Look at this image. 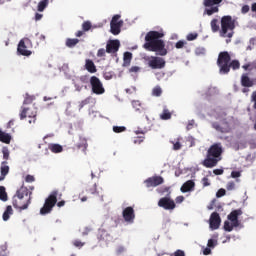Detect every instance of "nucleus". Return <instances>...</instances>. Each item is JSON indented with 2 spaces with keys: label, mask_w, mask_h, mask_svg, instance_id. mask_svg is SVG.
Masks as SVG:
<instances>
[{
  "label": "nucleus",
  "mask_w": 256,
  "mask_h": 256,
  "mask_svg": "<svg viewBox=\"0 0 256 256\" xmlns=\"http://www.w3.org/2000/svg\"><path fill=\"white\" fill-rule=\"evenodd\" d=\"M235 23H237L236 19H233L232 16L226 15L221 18L219 27V20L214 18L210 22V26L213 33H217L219 31L220 37L226 39V43H231V39H233V35H235Z\"/></svg>",
  "instance_id": "1"
},
{
  "label": "nucleus",
  "mask_w": 256,
  "mask_h": 256,
  "mask_svg": "<svg viewBox=\"0 0 256 256\" xmlns=\"http://www.w3.org/2000/svg\"><path fill=\"white\" fill-rule=\"evenodd\" d=\"M163 37H165V33L159 31H150L145 36L146 43L143 45V48L146 51H152L156 53V55H160V57H165L168 51L165 48V41H163Z\"/></svg>",
  "instance_id": "2"
},
{
  "label": "nucleus",
  "mask_w": 256,
  "mask_h": 256,
  "mask_svg": "<svg viewBox=\"0 0 256 256\" xmlns=\"http://www.w3.org/2000/svg\"><path fill=\"white\" fill-rule=\"evenodd\" d=\"M32 195L33 192H29V188L25 186L19 188L12 198V205L14 209H18L19 211H25V209H29Z\"/></svg>",
  "instance_id": "3"
},
{
  "label": "nucleus",
  "mask_w": 256,
  "mask_h": 256,
  "mask_svg": "<svg viewBox=\"0 0 256 256\" xmlns=\"http://www.w3.org/2000/svg\"><path fill=\"white\" fill-rule=\"evenodd\" d=\"M221 155H223V145L221 143L212 144L207 150L206 158L203 160L202 165L207 169L217 167V164L222 159Z\"/></svg>",
  "instance_id": "4"
},
{
  "label": "nucleus",
  "mask_w": 256,
  "mask_h": 256,
  "mask_svg": "<svg viewBox=\"0 0 256 256\" xmlns=\"http://www.w3.org/2000/svg\"><path fill=\"white\" fill-rule=\"evenodd\" d=\"M231 63V54L227 51L220 52L217 59L220 75H228L229 64Z\"/></svg>",
  "instance_id": "5"
},
{
  "label": "nucleus",
  "mask_w": 256,
  "mask_h": 256,
  "mask_svg": "<svg viewBox=\"0 0 256 256\" xmlns=\"http://www.w3.org/2000/svg\"><path fill=\"white\" fill-rule=\"evenodd\" d=\"M59 192L54 190L51 194L45 199L43 207L40 209V215H49L53 211V207L57 205V196Z\"/></svg>",
  "instance_id": "6"
},
{
  "label": "nucleus",
  "mask_w": 256,
  "mask_h": 256,
  "mask_svg": "<svg viewBox=\"0 0 256 256\" xmlns=\"http://www.w3.org/2000/svg\"><path fill=\"white\" fill-rule=\"evenodd\" d=\"M31 47H33L31 40L29 38H23L18 44L17 53L23 55V57H29L32 54L31 50H29Z\"/></svg>",
  "instance_id": "7"
},
{
  "label": "nucleus",
  "mask_w": 256,
  "mask_h": 256,
  "mask_svg": "<svg viewBox=\"0 0 256 256\" xmlns=\"http://www.w3.org/2000/svg\"><path fill=\"white\" fill-rule=\"evenodd\" d=\"M221 3H223V0H203L204 7H210L204 10V15L211 16L219 13V5Z\"/></svg>",
  "instance_id": "8"
},
{
  "label": "nucleus",
  "mask_w": 256,
  "mask_h": 256,
  "mask_svg": "<svg viewBox=\"0 0 256 256\" xmlns=\"http://www.w3.org/2000/svg\"><path fill=\"white\" fill-rule=\"evenodd\" d=\"M121 19V15L116 14L112 17V20L110 22V32L112 35H119L121 33V27H123V20Z\"/></svg>",
  "instance_id": "9"
},
{
  "label": "nucleus",
  "mask_w": 256,
  "mask_h": 256,
  "mask_svg": "<svg viewBox=\"0 0 256 256\" xmlns=\"http://www.w3.org/2000/svg\"><path fill=\"white\" fill-rule=\"evenodd\" d=\"M90 85L92 87V92L95 95H103L105 93V87H103V82L97 76H92L90 78Z\"/></svg>",
  "instance_id": "10"
},
{
  "label": "nucleus",
  "mask_w": 256,
  "mask_h": 256,
  "mask_svg": "<svg viewBox=\"0 0 256 256\" xmlns=\"http://www.w3.org/2000/svg\"><path fill=\"white\" fill-rule=\"evenodd\" d=\"M166 61L159 56H151L148 58V67L150 69H165Z\"/></svg>",
  "instance_id": "11"
},
{
  "label": "nucleus",
  "mask_w": 256,
  "mask_h": 256,
  "mask_svg": "<svg viewBox=\"0 0 256 256\" xmlns=\"http://www.w3.org/2000/svg\"><path fill=\"white\" fill-rule=\"evenodd\" d=\"M158 207H162L166 211H173L177 205L175 201L169 197H163L158 201Z\"/></svg>",
  "instance_id": "12"
},
{
  "label": "nucleus",
  "mask_w": 256,
  "mask_h": 256,
  "mask_svg": "<svg viewBox=\"0 0 256 256\" xmlns=\"http://www.w3.org/2000/svg\"><path fill=\"white\" fill-rule=\"evenodd\" d=\"M212 127L219 133H231V126L229 125V122H227L226 119H223L221 121V124H219L218 122L212 123Z\"/></svg>",
  "instance_id": "13"
},
{
  "label": "nucleus",
  "mask_w": 256,
  "mask_h": 256,
  "mask_svg": "<svg viewBox=\"0 0 256 256\" xmlns=\"http://www.w3.org/2000/svg\"><path fill=\"white\" fill-rule=\"evenodd\" d=\"M146 187H159V185H163L165 183V179L162 176H152L144 181Z\"/></svg>",
  "instance_id": "14"
},
{
  "label": "nucleus",
  "mask_w": 256,
  "mask_h": 256,
  "mask_svg": "<svg viewBox=\"0 0 256 256\" xmlns=\"http://www.w3.org/2000/svg\"><path fill=\"white\" fill-rule=\"evenodd\" d=\"M120 47H121V42H119V40H109L106 44V53L115 55V53L119 51Z\"/></svg>",
  "instance_id": "15"
},
{
  "label": "nucleus",
  "mask_w": 256,
  "mask_h": 256,
  "mask_svg": "<svg viewBox=\"0 0 256 256\" xmlns=\"http://www.w3.org/2000/svg\"><path fill=\"white\" fill-rule=\"evenodd\" d=\"M209 225H210V229H212V231L219 229V227L221 225V216H219V213L213 212L211 214L210 219H209Z\"/></svg>",
  "instance_id": "16"
},
{
  "label": "nucleus",
  "mask_w": 256,
  "mask_h": 256,
  "mask_svg": "<svg viewBox=\"0 0 256 256\" xmlns=\"http://www.w3.org/2000/svg\"><path fill=\"white\" fill-rule=\"evenodd\" d=\"M122 216L126 223H133L135 221V210L133 207L128 206L123 210Z\"/></svg>",
  "instance_id": "17"
},
{
  "label": "nucleus",
  "mask_w": 256,
  "mask_h": 256,
  "mask_svg": "<svg viewBox=\"0 0 256 256\" xmlns=\"http://www.w3.org/2000/svg\"><path fill=\"white\" fill-rule=\"evenodd\" d=\"M243 215V210L237 209L233 210L228 215V220L231 221L233 227H239V216Z\"/></svg>",
  "instance_id": "18"
},
{
  "label": "nucleus",
  "mask_w": 256,
  "mask_h": 256,
  "mask_svg": "<svg viewBox=\"0 0 256 256\" xmlns=\"http://www.w3.org/2000/svg\"><path fill=\"white\" fill-rule=\"evenodd\" d=\"M19 116L21 121H23V119H29L30 117H37V110L31 108H22Z\"/></svg>",
  "instance_id": "19"
},
{
  "label": "nucleus",
  "mask_w": 256,
  "mask_h": 256,
  "mask_svg": "<svg viewBox=\"0 0 256 256\" xmlns=\"http://www.w3.org/2000/svg\"><path fill=\"white\" fill-rule=\"evenodd\" d=\"M241 85L242 87H254L256 82L255 79H251L248 74H242Z\"/></svg>",
  "instance_id": "20"
},
{
  "label": "nucleus",
  "mask_w": 256,
  "mask_h": 256,
  "mask_svg": "<svg viewBox=\"0 0 256 256\" xmlns=\"http://www.w3.org/2000/svg\"><path fill=\"white\" fill-rule=\"evenodd\" d=\"M182 193H189V191H195V182L193 180L186 181L180 188Z\"/></svg>",
  "instance_id": "21"
},
{
  "label": "nucleus",
  "mask_w": 256,
  "mask_h": 256,
  "mask_svg": "<svg viewBox=\"0 0 256 256\" xmlns=\"http://www.w3.org/2000/svg\"><path fill=\"white\" fill-rule=\"evenodd\" d=\"M1 175H0V181H5V177L9 174V166H7V161H3L1 163Z\"/></svg>",
  "instance_id": "22"
},
{
  "label": "nucleus",
  "mask_w": 256,
  "mask_h": 256,
  "mask_svg": "<svg viewBox=\"0 0 256 256\" xmlns=\"http://www.w3.org/2000/svg\"><path fill=\"white\" fill-rule=\"evenodd\" d=\"M85 69L88 73H97V66H95V62L91 59H86Z\"/></svg>",
  "instance_id": "23"
},
{
  "label": "nucleus",
  "mask_w": 256,
  "mask_h": 256,
  "mask_svg": "<svg viewBox=\"0 0 256 256\" xmlns=\"http://www.w3.org/2000/svg\"><path fill=\"white\" fill-rule=\"evenodd\" d=\"M132 59H133V53L125 52L123 56V67H129V65H131Z\"/></svg>",
  "instance_id": "24"
},
{
  "label": "nucleus",
  "mask_w": 256,
  "mask_h": 256,
  "mask_svg": "<svg viewBox=\"0 0 256 256\" xmlns=\"http://www.w3.org/2000/svg\"><path fill=\"white\" fill-rule=\"evenodd\" d=\"M48 149L49 151H51L52 153H62L63 152V146H61V144H53L50 143L48 145Z\"/></svg>",
  "instance_id": "25"
},
{
  "label": "nucleus",
  "mask_w": 256,
  "mask_h": 256,
  "mask_svg": "<svg viewBox=\"0 0 256 256\" xmlns=\"http://www.w3.org/2000/svg\"><path fill=\"white\" fill-rule=\"evenodd\" d=\"M0 141L1 143H6V145H9V143H11V134L0 130Z\"/></svg>",
  "instance_id": "26"
},
{
  "label": "nucleus",
  "mask_w": 256,
  "mask_h": 256,
  "mask_svg": "<svg viewBox=\"0 0 256 256\" xmlns=\"http://www.w3.org/2000/svg\"><path fill=\"white\" fill-rule=\"evenodd\" d=\"M11 215H13V207L11 205H8L2 215L3 221H9Z\"/></svg>",
  "instance_id": "27"
},
{
  "label": "nucleus",
  "mask_w": 256,
  "mask_h": 256,
  "mask_svg": "<svg viewBox=\"0 0 256 256\" xmlns=\"http://www.w3.org/2000/svg\"><path fill=\"white\" fill-rule=\"evenodd\" d=\"M78 43H79V39L77 38L66 39V47H69V49H73V47H76Z\"/></svg>",
  "instance_id": "28"
},
{
  "label": "nucleus",
  "mask_w": 256,
  "mask_h": 256,
  "mask_svg": "<svg viewBox=\"0 0 256 256\" xmlns=\"http://www.w3.org/2000/svg\"><path fill=\"white\" fill-rule=\"evenodd\" d=\"M76 149H81L84 153L87 151V140L85 138L80 140V143L76 144Z\"/></svg>",
  "instance_id": "29"
},
{
  "label": "nucleus",
  "mask_w": 256,
  "mask_h": 256,
  "mask_svg": "<svg viewBox=\"0 0 256 256\" xmlns=\"http://www.w3.org/2000/svg\"><path fill=\"white\" fill-rule=\"evenodd\" d=\"M160 119H162V121H169V119H171V112L168 109H164L160 114Z\"/></svg>",
  "instance_id": "30"
},
{
  "label": "nucleus",
  "mask_w": 256,
  "mask_h": 256,
  "mask_svg": "<svg viewBox=\"0 0 256 256\" xmlns=\"http://www.w3.org/2000/svg\"><path fill=\"white\" fill-rule=\"evenodd\" d=\"M98 239L99 241H107L109 239V233L106 230H100L98 232Z\"/></svg>",
  "instance_id": "31"
},
{
  "label": "nucleus",
  "mask_w": 256,
  "mask_h": 256,
  "mask_svg": "<svg viewBox=\"0 0 256 256\" xmlns=\"http://www.w3.org/2000/svg\"><path fill=\"white\" fill-rule=\"evenodd\" d=\"M228 67L229 71H231V69L235 71L241 67V63H239V60H230V64L228 65Z\"/></svg>",
  "instance_id": "32"
},
{
  "label": "nucleus",
  "mask_w": 256,
  "mask_h": 256,
  "mask_svg": "<svg viewBox=\"0 0 256 256\" xmlns=\"http://www.w3.org/2000/svg\"><path fill=\"white\" fill-rule=\"evenodd\" d=\"M47 5H49V0H41L38 3V11L43 12L47 8Z\"/></svg>",
  "instance_id": "33"
},
{
  "label": "nucleus",
  "mask_w": 256,
  "mask_h": 256,
  "mask_svg": "<svg viewBox=\"0 0 256 256\" xmlns=\"http://www.w3.org/2000/svg\"><path fill=\"white\" fill-rule=\"evenodd\" d=\"M8 196H7V191H5L4 186H0V201H7Z\"/></svg>",
  "instance_id": "34"
},
{
  "label": "nucleus",
  "mask_w": 256,
  "mask_h": 256,
  "mask_svg": "<svg viewBox=\"0 0 256 256\" xmlns=\"http://www.w3.org/2000/svg\"><path fill=\"white\" fill-rule=\"evenodd\" d=\"M162 93L163 90L159 86L154 87L152 90L153 97H161Z\"/></svg>",
  "instance_id": "35"
},
{
  "label": "nucleus",
  "mask_w": 256,
  "mask_h": 256,
  "mask_svg": "<svg viewBox=\"0 0 256 256\" xmlns=\"http://www.w3.org/2000/svg\"><path fill=\"white\" fill-rule=\"evenodd\" d=\"M33 101H35V96H31L29 94H26V97L24 99V105H31V103H33Z\"/></svg>",
  "instance_id": "36"
},
{
  "label": "nucleus",
  "mask_w": 256,
  "mask_h": 256,
  "mask_svg": "<svg viewBox=\"0 0 256 256\" xmlns=\"http://www.w3.org/2000/svg\"><path fill=\"white\" fill-rule=\"evenodd\" d=\"M91 99H93L91 96L87 97L86 99L82 100L80 102V109H83L85 107V105H89L91 103Z\"/></svg>",
  "instance_id": "37"
},
{
  "label": "nucleus",
  "mask_w": 256,
  "mask_h": 256,
  "mask_svg": "<svg viewBox=\"0 0 256 256\" xmlns=\"http://www.w3.org/2000/svg\"><path fill=\"white\" fill-rule=\"evenodd\" d=\"M114 133H123L127 131V128L125 126H113Z\"/></svg>",
  "instance_id": "38"
},
{
  "label": "nucleus",
  "mask_w": 256,
  "mask_h": 256,
  "mask_svg": "<svg viewBox=\"0 0 256 256\" xmlns=\"http://www.w3.org/2000/svg\"><path fill=\"white\" fill-rule=\"evenodd\" d=\"M143 141H145V136H138V137H134L133 143L135 145H141Z\"/></svg>",
  "instance_id": "39"
},
{
  "label": "nucleus",
  "mask_w": 256,
  "mask_h": 256,
  "mask_svg": "<svg viewBox=\"0 0 256 256\" xmlns=\"http://www.w3.org/2000/svg\"><path fill=\"white\" fill-rule=\"evenodd\" d=\"M216 246H217V240L215 239L208 240L207 247H209L210 249H215Z\"/></svg>",
  "instance_id": "40"
},
{
  "label": "nucleus",
  "mask_w": 256,
  "mask_h": 256,
  "mask_svg": "<svg viewBox=\"0 0 256 256\" xmlns=\"http://www.w3.org/2000/svg\"><path fill=\"white\" fill-rule=\"evenodd\" d=\"M92 27V24L89 21H85L82 24L83 31H90Z\"/></svg>",
  "instance_id": "41"
},
{
  "label": "nucleus",
  "mask_w": 256,
  "mask_h": 256,
  "mask_svg": "<svg viewBox=\"0 0 256 256\" xmlns=\"http://www.w3.org/2000/svg\"><path fill=\"white\" fill-rule=\"evenodd\" d=\"M199 37L197 33H189L186 37L187 41H195Z\"/></svg>",
  "instance_id": "42"
},
{
  "label": "nucleus",
  "mask_w": 256,
  "mask_h": 256,
  "mask_svg": "<svg viewBox=\"0 0 256 256\" xmlns=\"http://www.w3.org/2000/svg\"><path fill=\"white\" fill-rule=\"evenodd\" d=\"M132 106L136 111H141V102L137 100L132 101Z\"/></svg>",
  "instance_id": "43"
},
{
  "label": "nucleus",
  "mask_w": 256,
  "mask_h": 256,
  "mask_svg": "<svg viewBox=\"0 0 256 256\" xmlns=\"http://www.w3.org/2000/svg\"><path fill=\"white\" fill-rule=\"evenodd\" d=\"M224 229L228 232L233 231V224L231 225V223L229 221H225L224 222Z\"/></svg>",
  "instance_id": "44"
},
{
  "label": "nucleus",
  "mask_w": 256,
  "mask_h": 256,
  "mask_svg": "<svg viewBox=\"0 0 256 256\" xmlns=\"http://www.w3.org/2000/svg\"><path fill=\"white\" fill-rule=\"evenodd\" d=\"M187 42L183 41V40H179L176 44L175 47L176 49H183L185 47Z\"/></svg>",
  "instance_id": "45"
},
{
  "label": "nucleus",
  "mask_w": 256,
  "mask_h": 256,
  "mask_svg": "<svg viewBox=\"0 0 256 256\" xmlns=\"http://www.w3.org/2000/svg\"><path fill=\"white\" fill-rule=\"evenodd\" d=\"M171 143H172V145H173V149H174V151H179V149H181V142H179V141H176V142H174V141H171Z\"/></svg>",
  "instance_id": "46"
},
{
  "label": "nucleus",
  "mask_w": 256,
  "mask_h": 256,
  "mask_svg": "<svg viewBox=\"0 0 256 256\" xmlns=\"http://www.w3.org/2000/svg\"><path fill=\"white\" fill-rule=\"evenodd\" d=\"M2 153H3V159H5V161H7L9 159V149L4 147L2 149Z\"/></svg>",
  "instance_id": "47"
},
{
  "label": "nucleus",
  "mask_w": 256,
  "mask_h": 256,
  "mask_svg": "<svg viewBox=\"0 0 256 256\" xmlns=\"http://www.w3.org/2000/svg\"><path fill=\"white\" fill-rule=\"evenodd\" d=\"M201 183H202L203 187H209L211 185V182L209 181V178H207V177L202 178Z\"/></svg>",
  "instance_id": "48"
},
{
  "label": "nucleus",
  "mask_w": 256,
  "mask_h": 256,
  "mask_svg": "<svg viewBox=\"0 0 256 256\" xmlns=\"http://www.w3.org/2000/svg\"><path fill=\"white\" fill-rule=\"evenodd\" d=\"M226 189L227 191H233V189H235V182L233 181L228 182L226 185Z\"/></svg>",
  "instance_id": "49"
},
{
  "label": "nucleus",
  "mask_w": 256,
  "mask_h": 256,
  "mask_svg": "<svg viewBox=\"0 0 256 256\" xmlns=\"http://www.w3.org/2000/svg\"><path fill=\"white\" fill-rule=\"evenodd\" d=\"M195 127V120H190L186 126L187 131H191Z\"/></svg>",
  "instance_id": "50"
},
{
  "label": "nucleus",
  "mask_w": 256,
  "mask_h": 256,
  "mask_svg": "<svg viewBox=\"0 0 256 256\" xmlns=\"http://www.w3.org/2000/svg\"><path fill=\"white\" fill-rule=\"evenodd\" d=\"M226 191L225 189L221 188L217 191L216 193V197L220 198V197H225Z\"/></svg>",
  "instance_id": "51"
},
{
  "label": "nucleus",
  "mask_w": 256,
  "mask_h": 256,
  "mask_svg": "<svg viewBox=\"0 0 256 256\" xmlns=\"http://www.w3.org/2000/svg\"><path fill=\"white\" fill-rule=\"evenodd\" d=\"M107 53V50L104 48H100L97 52V57H105V54Z\"/></svg>",
  "instance_id": "52"
},
{
  "label": "nucleus",
  "mask_w": 256,
  "mask_h": 256,
  "mask_svg": "<svg viewBox=\"0 0 256 256\" xmlns=\"http://www.w3.org/2000/svg\"><path fill=\"white\" fill-rule=\"evenodd\" d=\"M25 181H26V183H33V182L35 181V176L28 174V175L25 177Z\"/></svg>",
  "instance_id": "53"
},
{
  "label": "nucleus",
  "mask_w": 256,
  "mask_h": 256,
  "mask_svg": "<svg viewBox=\"0 0 256 256\" xmlns=\"http://www.w3.org/2000/svg\"><path fill=\"white\" fill-rule=\"evenodd\" d=\"M147 131H149V129L147 128H144V129H141V128H138V130L135 131L136 135H145V133H147Z\"/></svg>",
  "instance_id": "54"
},
{
  "label": "nucleus",
  "mask_w": 256,
  "mask_h": 256,
  "mask_svg": "<svg viewBox=\"0 0 256 256\" xmlns=\"http://www.w3.org/2000/svg\"><path fill=\"white\" fill-rule=\"evenodd\" d=\"M231 177L233 179H238V177H241V173L239 171H232L231 172Z\"/></svg>",
  "instance_id": "55"
},
{
  "label": "nucleus",
  "mask_w": 256,
  "mask_h": 256,
  "mask_svg": "<svg viewBox=\"0 0 256 256\" xmlns=\"http://www.w3.org/2000/svg\"><path fill=\"white\" fill-rule=\"evenodd\" d=\"M74 247H83V245H85V243L81 242V240H75L73 242Z\"/></svg>",
  "instance_id": "56"
},
{
  "label": "nucleus",
  "mask_w": 256,
  "mask_h": 256,
  "mask_svg": "<svg viewBox=\"0 0 256 256\" xmlns=\"http://www.w3.org/2000/svg\"><path fill=\"white\" fill-rule=\"evenodd\" d=\"M140 69L138 66H132L129 71L130 73H139Z\"/></svg>",
  "instance_id": "57"
},
{
  "label": "nucleus",
  "mask_w": 256,
  "mask_h": 256,
  "mask_svg": "<svg viewBox=\"0 0 256 256\" xmlns=\"http://www.w3.org/2000/svg\"><path fill=\"white\" fill-rule=\"evenodd\" d=\"M249 5H244L241 9V13H243V15H245L246 13H249Z\"/></svg>",
  "instance_id": "58"
},
{
  "label": "nucleus",
  "mask_w": 256,
  "mask_h": 256,
  "mask_svg": "<svg viewBox=\"0 0 256 256\" xmlns=\"http://www.w3.org/2000/svg\"><path fill=\"white\" fill-rule=\"evenodd\" d=\"M29 125H35L37 123V117L28 118Z\"/></svg>",
  "instance_id": "59"
},
{
  "label": "nucleus",
  "mask_w": 256,
  "mask_h": 256,
  "mask_svg": "<svg viewBox=\"0 0 256 256\" xmlns=\"http://www.w3.org/2000/svg\"><path fill=\"white\" fill-rule=\"evenodd\" d=\"M185 201V197L184 196H177L175 199L176 203H183Z\"/></svg>",
  "instance_id": "60"
},
{
  "label": "nucleus",
  "mask_w": 256,
  "mask_h": 256,
  "mask_svg": "<svg viewBox=\"0 0 256 256\" xmlns=\"http://www.w3.org/2000/svg\"><path fill=\"white\" fill-rule=\"evenodd\" d=\"M225 171L223 169H214L213 173L214 175H223Z\"/></svg>",
  "instance_id": "61"
},
{
  "label": "nucleus",
  "mask_w": 256,
  "mask_h": 256,
  "mask_svg": "<svg viewBox=\"0 0 256 256\" xmlns=\"http://www.w3.org/2000/svg\"><path fill=\"white\" fill-rule=\"evenodd\" d=\"M174 256H185V252L182 251V250H177V251L174 253Z\"/></svg>",
  "instance_id": "62"
},
{
  "label": "nucleus",
  "mask_w": 256,
  "mask_h": 256,
  "mask_svg": "<svg viewBox=\"0 0 256 256\" xmlns=\"http://www.w3.org/2000/svg\"><path fill=\"white\" fill-rule=\"evenodd\" d=\"M203 254H204V255H211V248L206 247V248L203 250Z\"/></svg>",
  "instance_id": "63"
},
{
  "label": "nucleus",
  "mask_w": 256,
  "mask_h": 256,
  "mask_svg": "<svg viewBox=\"0 0 256 256\" xmlns=\"http://www.w3.org/2000/svg\"><path fill=\"white\" fill-rule=\"evenodd\" d=\"M57 207H65V201L61 200L59 202H56Z\"/></svg>",
  "instance_id": "64"
}]
</instances>
